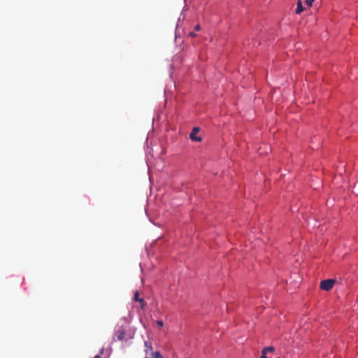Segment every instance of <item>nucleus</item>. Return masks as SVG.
Listing matches in <instances>:
<instances>
[{
  "label": "nucleus",
  "instance_id": "16",
  "mask_svg": "<svg viewBox=\"0 0 358 358\" xmlns=\"http://www.w3.org/2000/svg\"><path fill=\"white\" fill-rule=\"evenodd\" d=\"M145 358H148V357H145Z\"/></svg>",
  "mask_w": 358,
  "mask_h": 358
},
{
  "label": "nucleus",
  "instance_id": "14",
  "mask_svg": "<svg viewBox=\"0 0 358 358\" xmlns=\"http://www.w3.org/2000/svg\"><path fill=\"white\" fill-rule=\"evenodd\" d=\"M189 36H190L191 37H194L196 36V34L194 32H190L189 34Z\"/></svg>",
  "mask_w": 358,
  "mask_h": 358
},
{
  "label": "nucleus",
  "instance_id": "6",
  "mask_svg": "<svg viewBox=\"0 0 358 358\" xmlns=\"http://www.w3.org/2000/svg\"><path fill=\"white\" fill-rule=\"evenodd\" d=\"M265 352H273L275 350V348L272 346L266 347L263 349Z\"/></svg>",
  "mask_w": 358,
  "mask_h": 358
},
{
  "label": "nucleus",
  "instance_id": "13",
  "mask_svg": "<svg viewBox=\"0 0 358 358\" xmlns=\"http://www.w3.org/2000/svg\"><path fill=\"white\" fill-rule=\"evenodd\" d=\"M194 29L196 31H199L201 29L200 25H199V24L196 25L195 27H194Z\"/></svg>",
  "mask_w": 358,
  "mask_h": 358
},
{
  "label": "nucleus",
  "instance_id": "12",
  "mask_svg": "<svg viewBox=\"0 0 358 358\" xmlns=\"http://www.w3.org/2000/svg\"><path fill=\"white\" fill-rule=\"evenodd\" d=\"M157 324H158V326L159 327H162L164 325V323L162 320H158L157 321Z\"/></svg>",
  "mask_w": 358,
  "mask_h": 358
},
{
  "label": "nucleus",
  "instance_id": "1",
  "mask_svg": "<svg viewBox=\"0 0 358 358\" xmlns=\"http://www.w3.org/2000/svg\"><path fill=\"white\" fill-rule=\"evenodd\" d=\"M334 283L335 280L333 279L324 280L320 282V288L322 290L329 291L333 288Z\"/></svg>",
  "mask_w": 358,
  "mask_h": 358
},
{
  "label": "nucleus",
  "instance_id": "2",
  "mask_svg": "<svg viewBox=\"0 0 358 358\" xmlns=\"http://www.w3.org/2000/svg\"><path fill=\"white\" fill-rule=\"evenodd\" d=\"M199 131V127H194L192 129V132L189 134V138L192 141H195V142H200V141H201V137L197 136Z\"/></svg>",
  "mask_w": 358,
  "mask_h": 358
},
{
  "label": "nucleus",
  "instance_id": "3",
  "mask_svg": "<svg viewBox=\"0 0 358 358\" xmlns=\"http://www.w3.org/2000/svg\"><path fill=\"white\" fill-rule=\"evenodd\" d=\"M144 345L145 348V354L149 355L150 356V354L152 352H154L152 345L150 343H149L148 342L145 341L144 343Z\"/></svg>",
  "mask_w": 358,
  "mask_h": 358
},
{
  "label": "nucleus",
  "instance_id": "4",
  "mask_svg": "<svg viewBox=\"0 0 358 358\" xmlns=\"http://www.w3.org/2000/svg\"><path fill=\"white\" fill-rule=\"evenodd\" d=\"M304 9L305 8L303 7L302 1L301 0L298 1L297 6L296 8V13L300 14Z\"/></svg>",
  "mask_w": 358,
  "mask_h": 358
},
{
  "label": "nucleus",
  "instance_id": "9",
  "mask_svg": "<svg viewBox=\"0 0 358 358\" xmlns=\"http://www.w3.org/2000/svg\"><path fill=\"white\" fill-rule=\"evenodd\" d=\"M124 337V333L123 331H121L119 333L117 338L119 340H122Z\"/></svg>",
  "mask_w": 358,
  "mask_h": 358
},
{
  "label": "nucleus",
  "instance_id": "10",
  "mask_svg": "<svg viewBox=\"0 0 358 358\" xmlns=\"http://www.w3.org/2000/svg\"><path fill=\"white\" fill-rule=\"evenodd\" d=\"M139 302L141 303V308H144V307L145 306V302L143 300V299H141V300H139Z\"/></svg>",
  "mask_w": 358,
  "mask_h": 358
},
{
  "label": "nucleus",
  "instance_id": "8",
  "mask_svg": "<svg viewBox=\"0 0 358 358\" xmlns=\"http://www.w3.org/2000/svg\"><path fill=\"white\" fill-rule=\"evenodd\" d=\"M141 298H139V293L138 291H136L134 294V300L136 301H139V300H141Z\"/></svg>",
  "mask_w": 358,
  "mask_h": 358
},
{
  "label": "nucleus",
  "instance_id": "15",
  "mask_svg": "<svg viewBox=\"0 0 358 358\" xmlns=\"http://www.w3.org/2000/svg\"><path fill=\"white\" fill-rule=\"evenodd\" d=\"M93 358H101L99 355H96Z\"/></svg>",
  "mask_w": 358,
  "mask_h": 358
},
{
  "label": "nucleus",
  "instance_id": "11",
  "mask_svg": "<svg viewBox=\"0 0 358 358\" xmlns=\"http://www.w3.org/2000/svg\"><path fill=\"white\" fill-rule=\"evenodd\" d=\"M266 354H267V352H265L264 350H262V355H261L260 358H267Z\"/></svg>",
  "mask_w": 358,
  "mask_h": 358
},
{
  "label": "nucleus",
  "instance_id": "5",
  "mask_svg": "<svg viewBox=\"0 0 358 358\" xmlns=\"http://www.w3.org/2000/svg\"><path fill=\"white\" fill-rule=\"evenodd\" d=\"M151 358H164L162 355L159 351H155V352H152L150 354Z\"/></svg>",
  "mask_w": 358,
  "mask_h": 358
},
{
  "label": "nucleus",
  "instance_id": "7",
  "mask_svg": "<svg viewBox=\"0 0 358 358\" xmlns=\"http://www.w3.org/2000/svg\"><path fill=\"white\" fill-rule=\"evenodd\" d=\"M314 1L315 0H306L305 3H306L307 8H310V6H312V4Z\"/></svg>",
  "mask_w": 358,
  "mask_h": 358
}]
</instances>
